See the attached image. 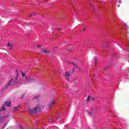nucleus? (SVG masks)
<instances>
[{"mask_svg": "<svg viewBox=\"0 0 129 129\" xmlns=\"http://www.w3.org/2000/svg\"><path fill=\"white\" fill-rule=\"evenodd\" d=\"M15 72L17 73L16 80L14 81L13 78H12L10 82L8 83V86H10V85H12L13 86L15 84H19V83H22L21 80L18 82L17 81V80H18V78H19V71H18V70H16Z\"/></svg>", "mask_w": 129, "mask_h": 129, "instance_id": "1", "label": "nucleus"}, {"mask_svg": "<svg viewBox=\"0 0 129 129\" xmlns=\"http://www.w3.org/2000/svg\"><path fill=\"white\" fill-rule=\"evenodd\" d=\"M34 112H39L42 110V106L40 104H38L34 108Z\"/></svg>", "mask_w": 129, "mask_h": 129, "instance_id": "2", "label": "nucleus"}, {"mask_svg": "<svg viewBox=\"0 0 129 129\" xmlns=\"http://www.w3.org/2000/svg\"><path fill=\"white\" fill-rule=\"evenodd\" d=\"M11 104H12V101H6L4 104V105L7 107H10V106H11Z\"/></svg>", "mask_w": 129, "mask_h": 129, "instance_id": "3", "label": "nucleus"}, {"mask_svg": "<svg viewBox=\"0 0 129 129\" xmlns=\"http://www.w3.org/2000/svg\"><path fill=\"white\" fill-rule=\"evenodd\" d=\"M54 104H55V100H52L49 104V108H52L53 106H54Z\"/></svg>", "mask_w": 129, "mask_h": 129, "instance_id": "4", "label": "nucleus"}, {"mask_svg": "<svg viewBox=\"0 0 129 129\" xmlns=\"http://www.w3.org/2000/svg\"><path fill=\"white\" fill-rule=\"evenodd\" d=\"M64 75L67 79H68L69 77L71 76V75L68 71H66Z\"/></svg>", "mask_w": 129, "mask_h": 129, "instance_id": "5", "label": "nucleus"}, {"mask_svg": "<svg viewBox=\"0 0 129 129\" xmlns=\"http://www.w3.org/2000/svg\"><path fill=\"white\" fill-rule=\"evenodd\" d=\"M41 52H43L44 54H50V51H48L47 50L44 49L43 48L41 49Z\"/></svg>", "mask_w": 129, "mask_h": 129, "instance_id": "6", "label": "nucleus"}, {"mask_svg": "<svg viewBox=\"0 0 129 129\" xmlns=\"http://www.w3.org/2000/svg\"><path fill=\"white\" fill-rule=\"evenodd\" d=\"M28 110L31 114H33V113H36L34 111V109H33V110H32L31 108H28Z\"/></svg>", "mask_w": 129, "mask_h": 129, "instance_id": "7", "label": "nucleus"}, {"mask_svg": "<svg viewBox=\"0 0 129 129\" xmlns=\"http://www.w3.org/2000/svg\"><path fill=\"white\" fill-rule=\"evenodd\" d=\"M20 105H18V106H17L16 107H14V111H18V108H20Z\"/></svg>", "mask_w": 129, "mask_h": 129, "instance_id": "8", "label": "nucleus"}, {"mask_svg": "<svg viewBox=\"0 0 129 129\" xmlns=\"http://www.w3.org/2000/svg\"><path fill=\"white\" fill-rule=\"evenodd\" d=\"M9 47H10V50H12L13 49V44H11V43L9 42L8 44Z\"/></svg>", "mask_w": 129, "mask_h": 129, "instance_id": "9", "label": "nucleus"}, {"mask_svg": "<svg viewBox=\"0 0 129 129\" xmlns=\"http://www.w3.org/2000/svg\"><path fill=\"white\" fill-rule=\"evenodd\" d=\"M2 110H3V111L6 110V105L4 104L2 106Z\"/></svg>", "mask_w": 129, "mask_h": 129, "instance_id": "10", "label": "nucleus"}, {"mask_svg": "<svg viewBox=\"0 0 129 129\" xmlns=\"http://www.w3.org/2000/svg\"><path fill=\"white\" fill-rule=\"evenodd\" d=\"M91 112H90V114L91 115L92 114H93V113H94V110L92 108H91Z\"/></svg>", "mask_w": 129, "mask_h": 129, "instance_id": "11", "label": "nucleus"}, {"mask_svg": "<svg viewBox=\"0 0 129 129\" xmlns=\"http://www.w3.org/2000/svg\"><path fill=\"white\" fill-rule=\"evenodd\" d=\"M75 67H77L78 68H79V66L76 63H73Z\"/></svg>", "mask_w": 129, "mask_h": 129, "instance_id": "12", "label": "nucleus"}, {"mask_svg": "<svg viewBox=\"0 0 129 129\" xmlns=\"http://www.w3.org/2000/svg\"><path fill=\"white\" fill-rule=\"evenodd\" d=\"M94 60H95V64H96V63H97V57H95Z\"/></svg>", "mask_w": 129, "mask_h": 129, "instance_id": "13", "label": "nucleus"}, {"mask_svg": "<svg viewBox=\"0 0 129 129\" xmlns=\"http://www.w3.org/2000/svg\"><path fill=\"white\" fill-rule=\"evenodd\" d=\"M77 81H78L77 79H75L74 80V84H76V83H77Z\"/></svg>", "mask_w": 129, "mask_h": 129, "instance_id": "14", "label": "nucleus"}, {"mask_svg": "<svg viewBox=\"0 0 129 129\" xmlns=\"http://www.w3.org/2000/svg\"><path fill=\"white\" fill-rule=\"evenodd\" d=\"M90 97L91 96H88V97L87 98V101H89V100H90Z\"/></svg>", "mask_w": 129, "mask_h": 129, "instance_id": "15", "label": "nucleus"}, {"mask_svg": "<svg viewBox=\"0 0 129 129\" xmlns=\"http://www.w3.org/2000/svg\"><path fill=\"white\" fill-rule=\"evenodd\" d=\"M32 16H33V14H32V13L28 14V16L29 17V18H31V17H32Z\"/></svg>", "mask_w": 129, "mask_h": 129, "instance_id": "16", "label": "nucleus"}, {"mask_svg": "<svg viewBox=\"0 0 129 129\" xmlns=\"http://www.w3.org/2000/svg\"><path fill=\"white\" fill-rule=\"evenodd\" d=\"M22 76H26V74L24 73V72H22Z\"/></svg>", "mask_w": 129, "mask_h": 129, "instance_id": "17", "label": "nucleus"}, {"mask_svg": "<svg viewBox=\"0 0 129 129\" xmlns=\"http://www.w3.org/2000/svg\"><path fill=\"white\" fill-rule=\"evenodd\" d=\"M32 16H36V13H32Z\"/></svg>", "mask_w": 129, "mask_h": 129, "instance_id": "18", "label": "nucleus"}, {"mask_svg": "<svg viewBox=\"0 0 129 129\" xmlns=\"http://www.w3.org/2000/svg\"><path fill=\"white\" fill-rule=\"evenodd\" d=\"M38 97H38V96H35V97H34V99H38Z\"/></svg>", "mask_w": 129, "mask_h": 129, "instance_id": "19", "label": "nucleus"}, {"mask_svg": "<svg viewBox=\"0 0 129 129\" xmlns=\"http://www.w3.org/2000/svg\"><path fill=\"white\" fill-rule=\"evenodd\" d=\"M20 129H24V128L23 127V126H22V125H20Z\"/></svg>", "mask_w": 129, "mask_h": 129, "instance_id": "20", "label": "nucleus"}, {"mask_svg": "<svg viewBox=\"0 0 129 129\" xmlns=\"http://www.w3.org/2000/svg\"><path fill=\"white\" fill-rule=\"evenodd\" d=\"M24 97H25V94L22 96L21 98H24Z\"/></svg>", "mask_w": 129, "mask_h": 129, "instance_id": "21", "label": "nucleus"}, {"mask_svg": "<svg viewBox=\"0 0 129 129\" xmlns=\"http://www.w3.org/2000/svg\"><path fill=\"white\" fill-rule=\"evenodd\" d=\"M86 30V28L85 27V28H84V29H83V31L84 32V31H85Z\"/></svg>", "mask_w": 129, "mask_h": 129, "instance_id": "22", "label": "nucleus"}, {"mask_svg": "<svg viewBox=\"0 0 129 129\" xmlns=\"http://www.w3.org/2000/svg\"><path fill=\"white\" fill-rule=\"evenodd\" d=\"M49 120H50V122H52L53 121V119H50Z\"/></svg>", "mask_w": 129, "mask_h": 129, "instance_id": "23", "label": "nucleus"}, {"mask_svg": "<svg viewBox=\"0 0 129 129\" xmlns=\"http://www.w3.org/2000/svg\"><path fill=\"white\" fill-rule=\"evenodd\" d=\"M37 47H38V48H40V47H41V45H37Z\"/></svg>", "mask_w": 129, "mask_h": 129, "instance_id": "24", "label": "nucleus"}, {"mask_svg": "<svg viewBox=\"0 0 129 129\" xmlns=\"http://www.w3.org/2000/svg\"><path fill=\"white\" fill-rule=\"evenodd\" d=\"M6 125H7V124H6L4 125V128H5V127H6Z\"/></svg>", "mask_w": 129, "mask_h": 129, "instance_id": "25", "label": "nucleus"}, {"mask_svg": "<svg viewBox=\"0 0 129 129\" xmlns=\"http://www.w3.org/2000/svg\"><path fill=\"white\" fill-rule=\"evenodd\" d=\"M73 71H74H74H75V69L73 68Z\"/></svg>", "mask_w": 129, "mask_h": 129, "instance_id": "26", "label": "nucleus"}, {"mask_svg": "<svg viewBox=\"0 0 129 129\" xmlns=\"http://www.w3.org/2000/svg\"><path fill=\"white\" fill-rule=\"evenodd\" d=\"M90 6H91V7H92V4L90 3Z\"/></svg>", "mask_w": 129, "mask_h": 129, "instance_id": "27", "label": "nucleus"}, {"mask_svg": "<svg viewBox=\"0 0 129 129\" xmlns=\"http://www.w3.org/2000/svg\"><path fill=\"white\" fill-rule=\"evenodd\" d=\"M102 47L103 48H104V45H102Z\"/></svg>", "mask_w": 129, "mask_h": 129, "instance_id": "28", "label": "nucleus"}, {"mask_svg": "<svg viewBox=\"0 0 129 129\" xmlns=\"http://www.w3.org/2000/svg\"><path fill=\"white\" fill-rule=\"evenodd\" d=\"M92 100H93V101H94V98H92Z\"/></svg>", "mask_w": 129, "mask_h": 129, "instance_id": "29", "label": "nucleus"}, {"mask_svg": "<svg viewBox=\"0 0 129 129\" xmlns=\"http://www.w3.org/2000/svg\"><path fill=\"white\" fill-rule=\"evenodd\" d=\"M2 119H0V122H2Z\"/></svg>", "mask_w": 129, "mask_h": 129, "instance_id": "30", "label": "nucleus"}, {"mask_svg": "<svg viewBox=\"0 0 129 129\" xmlns=\"http://www.w3.org/2000/svg\"><path fill=\"white\" fill-rule=\"evenodd\" d=\"M1 111H2V109H0V113H1Z\"/></svg>", "mask_w": 129, "mask_h": 129, "instance_id": "31", "label": "nucleus"}, {"mask_svg": "<svg viewBox=\"0 0 129 129\" xmlns=\"http://www.w3.org/2000/svg\"><path fill=\"white\" fill-rule=\"evenodd\" d=\"M50 120L49 119V120H48V122H50Z\"/></svg>", "mask_w": 129, "mask_h": 129, "instance_id": "32", "label": "nucleus"}, {"mask_svg": "<svg viewBox=\"0 0 129 129\" xmlns=\"http://www.w3.org/2000/svg\"><path fill=\"white\" fill-rule=\"evenodd\" d=\"M57 30H60V29L59 28H57Z\"/></svg>", "mask_w": 129, "mask_h": 129, "instance_id": "33", "label": "nucleus"}, {"mask_svg": "<svg viewBox=\"0 0 129 129\" xmlns=\"http://www.w3.org/2000/svg\"><path fill=\"white\" fill-rule=\"evenodd\" d=\"M58 118H60V116H58Z\"/></svg>", "mask_w": 129, "mask_h": 129, "instance_id": "34", "label": "nucleus"}, {"mask_svg": "<svg viewBox=\"0 0 129 129\" xmlns=\"http://www.w3.org/2000/svg\"><path fill=\"white\" fill-rule=\"evenodd\" d=\"M26 80H28V79H27V77H26Z\"/></svg>", "mask_w": 129, "mask_h": 129, "instance_id": "35", "label": "nucleus"}, {"mask_svg": "<svg viewBox=\"0 0 129 129\" xmlns=\"http://www.w3.org/2000/svg\"><path fill=\"white\" fill-rule=\"evenodd\" d=\"M2 41V39H0V41Z\"/></svg>", "mask_w": 129, "mask_h": 129, "instance_id": "36", "label": "nucleus"}, {"mask_svg": "<svg viewBox=\"0 0 129 129\" xmlns=\"http://www.w3.org/2000/svg\"><path fill=\"white\" fill-rule=\"evenodd\" d=\"M128 29H129V27L128 26Z\"/></svg>", "mask_w": 129, "mask_h": 129, "instance_id": "37", "label": "nucleus"}]
</instances>
